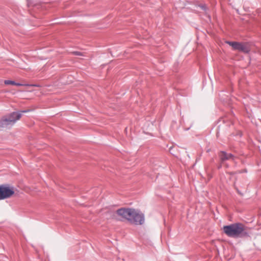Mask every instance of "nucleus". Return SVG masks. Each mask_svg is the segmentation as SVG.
Returning a JSON list of instances; mask_svg holds the SVG:
<instances>
[{"label": "nucleus", "mask_w": 261, "mask_h": 261, "mask_svg": "<svg viewBox=\"0 0 261 261\" xmlns=\"http://www.w3.org/2000/svg\"><path fill=\"white\" fill-rule=\"evenodd\" d=\"M225 43L231 46L234 50H237L244 54H249L250 51L248 42L226 41Z\"/></svg>", "instance_id": "nucleus-3"}, {"label": "nucleus", "mask_w": 261, "mask_h": 261, "mask_svg": "<svg viewBox=\"0 0 261 261\" xmlns=\"http://www.w3.org/2000/svg\"><path fill=\"white\" fill-rule=\"evenodd\" d=\"M223 231L228 237L233 238L250 237L245 225L240 222L234 223L223 227Z\"/></svg>", "instance_id": "nucleus-1"}, {"label": "nucleus", "mask_w": 261, "mask_h": 261, "mask_svg": "<svg viewBox=\"0 0 261 261\" xmlns=\"http://www.w3.org/2000/svg\"><path fill=\"white\" fill-rule=\"evenodd\" d=\"M208 18H209L210 20H211V17H209Z\"/></svg>", "instance_id": "nucleus-19"}, {"label": "nucleus", "mask_w": 261, "mask_h": 261, "mask_svg": "<svg viewBox=\"0 0 261 261\" xmlns=\"http://www.w3.org/2000/svg\"><path fill=\"white\" fill-rule=\"evenodd\" d=\"M197 7L199 8L205 12H206L208 10V8L205 4H199L197 5Z\"/></svg>", "instance_id": "nucleus-10"}, {"label": "nucleus", "mask_w": 261, "mask_h": 261, "mask_svg": "<svg viewBox=\"0 0 261 261\" xmlns=\"http://www.w3.org/2000/svg\"><path fill=\"white\" fill-rule=\"evenodd\" d=\"M133 209L132 208H124L122 207L118 209L116 211L117 215L121 217L122 218L127 220L128 221V219L132 216L133 213Z\"/></svg>", "instance_id": "nucleus-7"}, {"label": "nucleus", "mask_w": 261, "mask_h": 261, "mask_svg": "<svg viewBox=\"0 0 261 261\" xmlns=\"http://www.w3.org/2000/svg\"><path fill=\"white\" fill-rule=\"evenodd\" d=\"M30 110H23V111H18V112H20L21 114H22V113H27V112H30Z\"/></svg>", "instance_id": "nucleus-14"}, {"label": "nucleus", "mask_w": 261, "mask_h": 261, "mask_svg": "<svg viewBox=\"0 0 261 261\" xmlns=\"http://www.w3.org/2000/svg\"><path fill=\"white\" fill-rule=\"evenodd\" d=\"M218 169H220L222 168V164L220 163V164L218 166Z\"/></svg>", "instance_id": "nucleus-16"}, {"label": "nucleus", "mask_w": 261, "mask_h": 261, "mask_svg": "<svg viewBox=\"0 0 261 261\" xmlns=\"http://www.w3.org/2000/svg\"><path fill=\"white\" fill-rule=\"evenodd\" d=\"M218 157L221 164L224 163L226 161H234L236 159V156L234 155L223 150L219 152Z\"/></svg>", "instance_id": "nucleus-6"}, {"label": "nucleus", "mask_w": 261, "mask_h": 261, "mask_svg": "<svg viewBox=\"0 0 261 261\" xmlns=\"http://www.w3.org/2000/svg\"><path fill=\"white\" fill-rule=\"evenodd\" d=\"M15 85L17 86H26L39 87V85H38L22 84L21 83H16V84Z\"/></svg>", "instance_id": "nucleus-11"}, {"label": "nucleus", "mask_w": 261, "mask_h": 261, "mask_svg": "<svg viewBox=\"0 0 261 261\" xmlns=\"http://www.w3.org/2000/svg\"><path fill=\"white\" fill-rule=\"evenodd\" d=\"M72 54L75 56H83V53L80 51H74L72 52Z\"/></svg>", "instance_id": "nucleus-13"}, {"label": "nucleus", "mask_w": 261, "mask_h": 261, "mask_svg": "<svg viewBox=\"0 0 261 261\" xmlns=\"http://www.w3.org/2000/svg\"><path fill=\"white\" fill-rule=\"evenodd\" d=\"M132 216L128 219V221L135 225H142L145 221V217L144 214L139 210L133 209Z\"/></svg>", "instance_id": "nucleus-5"}, {"label": "nucleus", "mask_w": 261, "mask_h": 261, "mask_svg": "<svg viewBox=\"0 0 261 261\" xmlns=\"http://www.w3.org/2000/svg\"><path fill=\"white\" fill-rule=\"evenodd\" d=\"M21 117V114L18 112H13L2 117L0 120V128L12 127Z\"/></svg>", "instance_id": "nucleus-2"}, {"label": "nucleus", "mask_w": 261, "mask_h": 261, "mask_svg": "<svg viewBox=\"0 0 261 261\" xmlns=\"http://www.w3.org/2000/svg\"><path fill=\"white\" fill-rule=\"evenodd\" d=\"M15 193L14 187L8 184L0 185V200L11 197Z\"/></svg>", "instance_id": "nucleus-4"}, {"label": "nucleus", "mask_w": 261, "mask_h": 261, "mask_svg": "<svg viewBox=\"0 0 261 261\" xmlns=\"http://www.w3.org/2000/svg\"><path fill=\"white\" fill-rule=\"evenodd\" d=\"M84 16H90L89 15H85Z\"/></svg>", "instance_id": "nucleus-18"}, {"label": "nucleus", "mask_w": 261, "mask_h": 261, "mask_svg": "<svg viewBox=\"0 0 261 261\" xmlns=\"http://www.w3.org/2000/svg\"><path fill=\"white\" fill-rule=\"evenodd\" d=\"M27 6L29 8V11H31L32 8L35 9H39L41 7V4L34 3L33 0H27Z\"/></svg>", "instance_id": "nucleus-8"}, {"label": "nucleus", "mask_w": 261, "mask_h": 261, "mask_svg": "<svg viewBox=\"0 0 261 261\" xmlns=\"http://www.w3.org/2000/svg\"><path fill=\"white\" fill-rule=\"evenodd\" d=\"M4 83L5 85H15L16 84V82L12 80H5L4 81Z\"/></svg>", "instance_id": "nucleus-12"}, {"label": "nucleus", "mask_w": 261, "mask_h": 261, "mask_svg": "<svg viewBox=\"0 0 261 261\" xmlns=\"http://www.w3.org/2000/svg\"><path fill=\"white\" fill-rule=\"evenodd\" d=\"M219 96L220 98V99L221 101L228 103L229 101L230 98L228 95H227L226 96H224V92L221 91V93L219 94Z\"/></svg>", "instance_id": "nucleus-9"}, {"label": "nucleus", "mask_w": 261, "mask_h": 261, "mask_svg": "<svg viewBox=\"0 0 261 261\" xmlns=\"http://www.w3.org/2000/svg\"><path fill=\"white\" fill-rule=\"evenodd\" d=\"M31 14L32 15V17L35 16H34V14H32V13H31Z\"/></svg>", "instance_id": "nucleus-17"}, {"label": "nucleus", "mask_w": 261, "mask_h": 261, "mask_svg": "<svg viewBox=\"0 0 261 261\" xmlns=\"http://www.w3.org/2000/svg\"><path fill=\"white\" fill-rule=\"evenodd\" d=\"M246 172H247V170L246 169L242 170L241 171H240V173H246Z\"/></svg>", "instance_id": "nucleus-15"}]
</instances>
